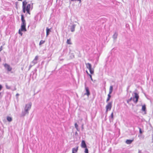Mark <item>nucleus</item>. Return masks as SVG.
I'll return each mask as SVG.
<instances>
[{
  "label": "nucleus",
  "instance_id": "obj_5",
  "mask_svg": "<svg viewBox=\"0 0 153 153\" xmlns=\"http://www.w3.org/2000/svg\"><path fill=\"white\" fill-rule=\"evenodd\" d=\"M112 102H108L106 106V112H107L108 111H110L111 108Z\"/></svg>",
  "mask_w": 153,
  "mask_h": 153
},
{
  "label": "nucleus",
  "instance_id": "obj_3",
  "mask_svg": "<svg viewBox=\"0 0 153 153\" xmlns=\"http://www.w3.org/2000/svg\"><path fill=\"white\" fill-rule=\"evenodd\" d=\"M22 24L21 25V30L22 31H26V23L25 20L24 19V17L23 15H21Z\"/></svg>",
  "mask_w": 153,
  "mask_h": 153
},
{
  "label": "nucleus",
  "instance_id": "obj_44",
  "mask_svg": "<svg viewBox=\"0 0 153 153\" xmlns=\"http://www.w3.org/2000/svg\"><path fill=\"white\" fill-rule=\"evenodd\" d=\"M1 93H0V95H1Z\"/></svg>",
  "mask_w": 153,
  "mask_h": 153
},
{
  "label": "nucleus",
  "instance_id": "obj_31",
  "mask_svg": "<svg viewBox=\"0 0 153 153\" xmlns=\"http://www.w3.org/2000/svg\"><path fill=\"white\" fill-rule=\"evenodd\" d=\"M89 76H90V78H91V80H92V81H93V79H92V76H91V75H90V74H89Z\"/></svg>",
  "mask_w": 153,
  "mask_h": 153
},
{
  "label": "nucleus",
  "instance_id": "obj_13",
  "mask_svg": "<svg viewBox=\"0 0 153 153\" xmlns=\"http://www.w3.org/2000/svg\"><path fill=\"white\" fill-rule=\"evenodd\" d=\"M133 139L132 140H127L126 141V143L128 144H131L132 142L133 141Z\"/></svg>",
  "mask_w": 153,
  "mask_h": 153
},
{
  "label": "nucleus",
  "instance_id": "obj_7",
  "mask_svg": "<svg viewBox=\"0 0 153 153\" xmlns=\"http://www.w3.org/2000/svg\"><path fill=\"white\" fill-rule=\"evenodd\" d=\"M3 65L5 68L8 71H10L12 70V68L9 64L5 63L3 64Z\"/></svg>",
  "mask_w": 153,
  "mask_h": 153
},
{
  "label": "nucleus",
  "instance_id": "obj_38",
  "mask_svg": "<svg viewBox=\"0 0 153 153\" xmlns=\"http://www.w3.org/2000/svg\"><path fill=\"white\" fill-rule=\"evenodd\" d=\"M78 131H79V130L78 129V127H77V128H76Z\"/></svg>",
  "mask_w": 153,
  "mask_h": 153
},
{
  "label": "nucleus",
  "instance_id": "obj_22",
  "mask_svg": "<svg viewBox=\"0 0 153 153\" xmlns=\"http://www.w3.org/2000/svg\"><path fill=\"white\" fill-rule=\"evenodd\" d=\"M45 42V41L41 40L40 41L39 43V45H42V44H44V42Z\"/></svg>",
  "mask_w": 153,
  "mask_h": 153
},
{
  "label": "nucleus",
  "instance_id": "obj_40",
  "mask_svg": "<svg viewBox=\"0 0 153 153\" xmlns=\"http://www.w3.org/2000/svg\"><path fill=\"white\" fill-rule=\"evenodd\" d=\"M77 134V132H76V133H75V134Z\"/></svg>",
  "mask_w": 153,
  "mask_h": 153
},
{
  "label": "nucleus",
  "instance_id": "obj_42",
  "mask_svg": "<svg viewBox=\"0 0 153 153\" xmlns=\"http://www.w3.org/2000/svg\"><path fill=\"white\" fill-rule=\"evenodd\" d=\"M1 61V58H0V61Z\"/></svg>",
  "mask_w": 153,
  "mask_h": 153
},
{
  "label": "nucleus",
  "instance_id": "obj_27",
  "mask_svg": "<svg viewBox=\"0 0 153 153\" xmlns=\"http://www.w3.org/2000/svg\"><path fill=\"white\" fill-rule=\"evenodd\" d=\"M132 100V98L131 97L130 99H129L128 100H127V103H129V102H130L131 100Z\"/></svg>",
  "mask_w": 153,
  "mask_h": 153
},
{
  "label": "nucleus",
  "instance_id": "obj_41",
  "mask_svg": "<svg viewBox=\"0 0 153 153\" xmlns=\"http://www.w3.org/2000/svg\"><path fill=\"white\" fill-rule=\"evenodd\" d=\"M128 88H127V90H128Z\"/></svg>",
  "mask_w": 153,
  "mask_h": 153
},
{
  "label": "nucleus",
  "instance_id": "obj_37",
  "mask_svg": "<svg viewBox=\"0 0 153 153\" xmlns=\"http://www.w3.org/2000/svg\"><path fill=\"white\" fill-rule=\"evenodd\" d=\"M141 151L140 150H139V151H138V153H141Z\"/></svg>",
  "mask_w": 153,
  "mask_h": 153
},
{
  "label": "nucleus",
  "instance_id": "obj_20",
  "mask_svg": "<svg viewBox=\"0 0 153 153\" xmlns=\"http://www.w3.org/2000/svg\"><path fill=\"white\" fill-rule=\"evenodd\" d=\"M66 43L68 44L71 45L72 44V43H71V39H68L67 40V41Z\"/></svg>",
  "mask_w": 153,
  "mask_h": 153
},
{
  "label": "nucleus",
  "instance_id": "obj_1",
  "mask_svg": "<svg viewBox=\"0 0 153 153\" xmlns=\"http://www.w3.org/2000/svg\"><path fill=\"white\" fill-rule=\"evenodd\" d=\"M32 103L31 102H29L28 104L25 105L24 111H22L20 116L23 117L25 116L26 114H29V111L31 108Z\"/></svg>",
  "mask_w": 153,
  "mask_h": 153
},
{
  "label": "nucleus",
  "instance_id": "obj_43",
  "mask_svg": "<svg viewBox=\"0 0 153 153\" xmlns=\"http://www.w3.org/2000/svg\"><path fill=\"white\" fill-rule=\"evenodd\" d=\"M140 135H138V137H140Z\"/></svg>",
  "mask_w": 153,
  "mask_h": 153
},
{
  "label": "nucleus",
  "instance_id": "obj_28",
  "mask_svg": "<svg viewBox=\"0 0 153 153\" xmlns=\"http://www.w3.org/2000/svg\"><path fill=\"white\" fill-rule=\"evenodd\" d=\"M6 87L7 89H10V87L9 86H8L7 85H6Z\"/></svg>",
  "mask_w": 153,
  "mask_h": 153
},
{
  "label": "nucleus",
  "instance_id": "obj_34",
  "mask_svg": "<svg viewBox=\"0 0 153 153\" xmlns=\"http://www.w3.org/2000/svg\"><path fill=\"white\" fill-rule=\"evenodd\" d=\"M12 91H15V90H16V87H14V88H13V89H12Z\"/></svg>",
  "mask_w": 153,
  "mask_h": 153
},
{
  "label": "nucleus",
  "instance_id": "obj_14",
  "mask_svg": "<svg viewBox=\"0 0 153 153\" xmlns=\"http://www.w3.org/2000/svg\"><path fill=\"white\" fill-rule=\"evenodd\" d=\"M113 90V87L112 85H111L110 86L109 89V92L108 94L110 95L112 93V91Z\"/></svg>",
  "mask_w": 153,
  "mask_h": 153
},
{
  "label": "nucleus",
  "instance_id": "obj_8",
  "mask_svg": "<svg viewBox=\"0 0 153 153\" xmlns=\"http://www.w3.org/2000/svg\"><path fill=\"white\" fill-rule=\"evenodd\" d=\"M139 98V96L136 93H134V97H133L132 99L135 103H137L138 102Z\"/></svg>",
  "mask_w": 153,
  "mask_h": 153
},
{
  "label": "nucleus",
  "instance_id": "obj_39",
  "mask_svg": "<svg viewBox=\"0 0 153 153\" xmlns=\"http://www.w3.org/2000/svg\"><path fill=\"white\" fill-rule=\"evenodd\" d=\"M18 1H22V0H18Z\"/></svg>",
  "mask_w": 153,
  "mask_h": 153
},
{
  "label": "nucleus",
  "instance_id": "obj_11",
  "mask_svg": "<svg viewBox=\"0 0 153 153\" xmlns=\"http://www.w3.org/2000/svg\"><path fill=\"white\" fill-rule=\"evenodd\" d=\"M114 120L113 113L112 112L111 115L109 117V120L110 122H113Z\"/></svg>",
  "mask_w": 153,
  "mask_h": 153
},
{
  "label": "nucleus",
  "instance_id": "obj_36",
  "mask_svg": "<svg viewBox=\"0 0 153 153\" xmlns=\"http://www.w3.org/2000/svg\"><path fill=\"white\" fill-rule=\"evenodd\" d=\"M34 71L35 72H36L37 71V69L36 68L35 69Z\"/></svg>",
  "mask_w": 153,
  "mask_h": 153
},
{
  "label": "nucleus",
  "instance_id": "obj_33",
  "mask_svg": "<svg viewBox=\"0 0 153 153\" xmlns=\"http://www.w3.org/2000/svg\"><path fill=\"white\" fill-rule=\"evenodd\" d=\"M2 88V85L0 84V91L1 90Z\"/></svg>",
  "mask_w": 153,
  "mask_h": 153
},
{
  "label": "nucleus",
  "instance_id": "obj_25",
  "mask_svg": "<svg viewBox=\"0 0 153 153\" xmlns=\"http://www.w3.org/2000/svg\"><path fill=\"white\" fill-rule=\"evenodd\" d=\"M22 31L21 30V29H19V33L21 35V36H22Z\"/></svg>",
  "mask_w": 153,
  "mask_h": 153
},
{
  "label": "nucleus",
  "instance_id": "obj_10",
  "mask_svg": "<svg viewBox=\"0 0 153 153\" xmlns=\"http://www.w3.org/2000/svg\"><path fill=\"white\" fill-rule=\"evenodd\" d=\"M85 89L86 92L85 93L84 95H86L88 97L90 94L89 88H88V87L86 86L85 85Z\"/></svg>",
  "mask_w": 153,
  "mask_h": 153
},
{
  "label": "nucleus",
  "instance_id": "obj_4",
  "mask_svg": "<svg viewBox=\"0 0 153 153\" xmlns=\"http://www.w3.org/2000/svg\"><path fill=\"white\" fill-rule=\"evenodd\" d=\"M81 147L82 148H85L84 151L85 153H88V149L87 148V146L85 140H82V141Z\"/></svg>",
  "mask_w": 153,
  "mask_h": 153
},
{
  "label": "nucleus",
  "instance_id": "obj_35",
  "mask_svg": "<svg viewBox=\"0 0 153 153\" xmlns=\"http://www.w3.org/2000/svg\"><path fill=\"white\" fill-rule=\"evenodd\" d=\"M19 95V94H18V93H17L16 94V96H18Z\"/></svg>",
  "mask_w": 153,
  "mask_h": 153
},
{
  "label": "nucleus",
  "instance_id": "obj_19",
  "mask_svg": "<svg viewBox=\"0 0 153 153\" xmlns=\"http://www.w3.org/2000/svg\"><path fill=\"white\" fill-rule=\"evenodd\" d=\"M111 97V95H109V94H108V97L107 98L106 101L107 102H108L110 100Z\"/></svg>",
  "mask_w": 153,
  "mask_h": 153
},
{
  "label": "nucleus",
  "instance_id": "obj_17",
  "mask_svg": "<svg viewBox=\"0 0 153 153\" xmlns=\"http://www.w3.org/2000/svg\"><path fill=\"white\" fill-rule=\"evenodd\" d=\"M7 120L9 122H11L12 121V118L11 117L8 116L7 117Z\"/></svg>",
  "mask_w": 153,
  "mask_h": 153
},
{
  "label": "nucleus",
  "instance_id": "obj_29",
  "mask_svg": "<svg viewBox=\"0 0 153 153\" xmlns=\"http://www.w3.org/2000/svg\"><path fill=\"white\" fill-rule=\"evenodd\" d=\"M33 65H31V64H30V65H29V69H28V70L29 71L30 70V69L31 68V67H32L33 66Z\"/></svg>",
  "mask_w": 153,
  "mask_h": 153
},
{
  "label": "nucleus",
  "instance_id": "obj_15",
  "mask_svg": "<svg viewBox=\"0 0 153 153\" xmlns=\"http://www.w3.org/2000/svg\"><path fill=\"white\" fill-rule=\"evenodd\" d=\"M118 34L117 32H115L113 36V37L114 39H116L117 36Z\"/></svg>",
  "mask_w": 153,
  "mask_h": 153
},
{
  "label": "nucleus",
  "instance_id": "obj_30",
  "mask_svg": "<svg viewBox=\"0 0 153 153\" xmlns=\"http://www.w3.org/2000/svg\"><path fill=\"white\" fill-rule=\"evenodd\" d=\"M75 128H77V127H78V125L76 123L75 124Z\"/></svg>",
  "mask_w": 153,
  "mask_h": 153
},
{
  "label": "nucleus",
  "instance_id": "obj_21",
  "mask_svg": "<svg viewBox=\"0 0 153 153\" xmlns=\"http://www.w3.org/2000/svg\"><path fill=\"white\" fill-rule=\"evenodd\" d=\"M37 63V61L34 59L31 62V63L33 64V65H34Z\"/></svg>",
  "mask_w": 153,
  "mask_h": 153
},
{
  "label": "nucleus",
  "instance_id": "obj_2",
  "mask_svg": "<svg viewBox=\"0 0 153 153\" xmlns=\"http://www.w3.org/2000/svg\"><path fill=\"white\" fill-rule=\"evenodd\" d=\"M27 2L26 0H25L22 2V8L23 11L25 13L26 11L27 13L30 14V9L31 7V5L30 4H28L27 5Z\"/></svg>",
  "mask_w": 153,
  "mask_h": 153
},
{
  "label": "nucleus",
  "instance_id": "obj_18",
  "mask_svg": "<svg viewBox=\"0 0 153 153\" xmlns=\"http://www.w3.org/2000/svg\"><path fill=\"white\" fill-rule=\"evenodd\" d=\"M146 105H144L142 106V110L145 111H146Z\"/></svg>",
  "mask_w": 153,
  "mask_h": 153
},
{
  "label": "nucleus",
  "instance_id": "obj_16",
  "mask_svg": "<svg viewBox=\"0 0 153 153\" xmlns=\"http://www.w3.org/2000/svg\"><path fill=\"white\" fill-rule=\"evenodd\" d=\"M51 31L50 29L48 27L46 28V36H48L50 32Z\"/></svg>",
  "mask_w": 153,
  "mask_h": 153
},
{
  "label": "nucleus",
  "instance_id": "obj_9",
  "mask_svg": "<svg viewBox=\"0 0 153 153\" xmlns=\"http://www.w3.org/2000/svg\"><path fill=\"white\" fill-rule=\"evenodd\" d=\"M71 25L69 26V27L70 28V29L71 31L72 32H74L75 31V28L76 25L74 24H71Z\"/></svg>",
  "mask_w": 153,
  "mask_h": 153
},
{
  "label": "nucleus",
  "instance_id": "obj_26",
  "mask_svg": "<svg viewBox=\"0 0 153 153\" xmlns=\"http://www.w3.org/2000/svg\"><path fill=\"white\" fill-rule=\"evenodd\" d=\"M38 58H39V56H36L35 57V58L34 59L35 60H36L37 61V60L38 59Z\"/></svg>",
  "mask_w": 153,
  "mask_h": 153
},
{
  "label": "nucleus",
  "instance_id": "obj_23",
  "mask_svg": "<svg viewBox=\"0 0 153 153\" xmlns=\"http://www.w3.org/2000/svg\"><path fill=\"white\" fill-rule=\"evenodd\" d=\"M71 1H79V3H80L81 2V0H71Z\"/></svg>",
  "mask_w": 153,
  "mask_h": 153
},
{
  "label": "nucleus",
  "instance_id": "obj_32",
  "mask_svg": "<svg viewBox=\"0 0 153 153\" xmlns=\"http://www.w3.org/2000/svg\"><path fill=\"white\" fill-rule=\"evenodd\" d=\"M2 50V46H1L0 47V52H1Z\"/></svg>",
  "mask_w": 153,
  "mask_h": 153
},
{
  "label": "nucleus",
  "instance_id": "obj_6",
  "mask_svg": "<svg viewBox=\"0 0 153 153\" xmlns=\"http://www.w3.org/2000/svg\"><path fill=\"white\" fill-rule=\"evenodd\" d=\"M87 68L88 69L90 72L91 74H93L94 73V70L91 68V65L90 63H87L86 64Z\"/></svg>",
  "mask_w": 153,
  "mask_h": 153
},
{
  "label": "nucleus",
  "instance_id": "obj_24",
  "mask_svg": "<svg viewBox=\"0 0 153 153\" xmlns=\"http://www.w3.org/2000/svg\"><path fill=\"white\" fill-rule=\"evenodd\" d=\"M139 129V133L140 134H141L143 132V131H142L141 130V128H140V127H139L138 128Z\"/></svg>",
  "mask_w": 153,
  "mask_h": 153
},
{
  "label": "nucleus",
  "instance_id": "obj_12",
  "mask_svg": "<svg viewBox=\"0 0 153 153\" xmlns=\"http://www.w3.org/2000/svg\"><path fill=\"white\" fill-rule=\"evenodd\" d=\"M78 147H77L76 148H74L72 149V153H75L78 150Z\"/></svg>",
  "mask_w": 153,
  "mask_h": 153
}]
</instances>
